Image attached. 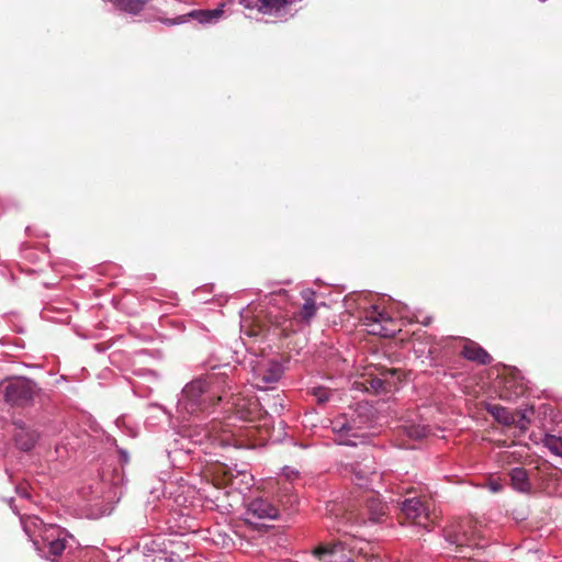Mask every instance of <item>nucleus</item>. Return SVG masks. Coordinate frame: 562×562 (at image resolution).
<instances>
[{"mask_svg":"<svg viewBox=\"0 0 562 562\" xmlns=\"http://www.w3.org/2000/svg\"><path fill=\"white\" fill-rule=\"evenodd\" d=\"M224 384L226 381L214 373L194 379L186 384L177 402L179 417L186 419L198 416L209 412L215 401H224Z\"/></svg>","mask_w":562,"mask_h":562,"instance_id":"obj_1","label":"nucleus"},{"mask_svg":"<svg viewBox=\"0 0 562 562\" xmlns=\"http://www.w3.org/2000/svg\"><path fill=\"white\" fill-rule=\"evenodd\" d=\"M367 409V406L358 405L351 414H342L331 420V430L339 435L340 443L356 446L355 439L364 437L361 430L369 424V418L364 416Z\"/></svg>","mask_w":562,"mask_h":562,"instance_id":"obj_2","label":"nucleus"},{"mask_svg":"<svg viewBox=\"0 0 562 562\" xmlns=\"http://www.w3.org/2000/svg\"><path fill=\"white\" fill-rule=\"evenodd\" d=\"M36 393V384L25 378H15L8 381L3 395L7 403L12 406L23 407L33 402Z\"/></svg>","mask_w":562,"mask_h":562,"instance_id":"obj_3","label":"nucleus"},{"mask_svg":"<svg viewBox=\"0 0 562 562\" xmlns=\"http://www.w3.org/2000/svg\"><path fill=\"white\" fill-rule=\"evenodd\" d=\"M71 536L64 529L55 525L44 527V532L41 535V551L47 549L45 557L54 559L59 557L66 549Z\"/></svg>","mask_w":562,"mask_h":562,"instance_id":"obj_4","label":"nucleus"},{"mask_svg":"<svg viewBox=\"0 0 562 562\" xmlns=\"http://www.w3.org/2000/svg\"><path fill=\"white\" fill-rule=\"evenodd\" d=\"M356 548L347 540H339L333 544H321L314 550L319 562H351V551Z\"/></svg>","mask_w":562,"mask_h":562,"instance_id":"obj_5","label":"nucleus"},{"mask_svg":"<svg viewBox=\"0 0 562 562\" xmlns=\"http://www.w3.org/2000/svg\"><path fill=\"white\" fill-rule=\"evenodd\" d=\"M217 427V423H212L205 426L195 425L192 429H186L184 436L195 445H203L207 441L218 443L221 446L228 445V436L226 432L220 434Z\"/></svg>","mask_w":562,"mask_h":562,"instance_id":"obj_6","label":"nucleus"},{"mask_svg":"<svg viewBox=\"0 0 562 562\" xmlns=\"http://www.w3.org/2000/svg\"><path fill=\"white\" fill-rule=\"evenodd\" d=\"M401 510L413 525L429 530V508L419 498L404 499L401 504Z\"/></svg>","mask_w":562,"mask_h":562,"instance_id":"obj_7","label":"nucleus"},{"mask_svg":"<svg viewBox=\"0 0 562 562\" xmlns=\"http://www.w3.org/2000/svg\"><path fill=\"white\" fill-rule=\"evenodd\" d=\"M283 374V367L280 362L270 360L257 368H254V384L256 387L266 390L270 384L277 383Z\"/></svg>","mask_w":562,"mask_h":562,"instance_id":"obj_8","label":"nucleus"},{"mask_svg":"<svg viewBox=\"0 0 562 562\" xmlns=\"http://www.w3.org/2000/svg\"><path fill=\"white\" fill-rule=\"evenodd\" d=\"M391 323L392 318L386 313L379 311L375 306L367 311L363 316V325L371 335L392 336L395 330L387 327Z\"/></svg>","mask_w":562,"mask_h":562,"instance_id":"obj_9","label":"nucleus"},{"mask_svg":"<svg viewBox=\"0 0 562 562\" xmlns=\"http://www.w3.org/2000/svg\"><path fill=\"white\" fill-rule=\"evenodd\" d=\"M224 15L223 5L211 9V10H192L189 13L181 14L175 19H164L161 22L165 25H177L183 24L189 21V19H194L201 24H215L217 23Z\"/></svg>","mask_w":562,"mask_h":562,"instance_id":"obj_10","label":"nucleus"},{"mask_svg":"<svg viewBox=\"0 0 562 562\" xmlns=\"http://www.w3.org/2000/svg\"><path fill=\"white\" fill-rule=\"evenodd\" d=\"M245 516L246 522L256 524V520L278 518L279 509L268 499L258 497L248 503Z\"/></svg>","mask_w":562,"mask_h":562,"instance_id":"obj_11","label":"nucleus"},{"mask_svg":"<svg viewBox=\"0 0 562 562\" xmlns=\"http://www.w3.org/2000/svg\"><path fill=\"white\" fill-rule=\"evenodd\" d=\"M21 524L25 533L33 541L36 550H42L37 537L41 538V535L44 532V527H48L49 525H45L40 517L34 515L27 516L25 518L21 517Z\"/></svg>","mask_w":562,"mask_h":562,"instance_id":"obj_12","label":"nucleus"},{"mask_svg":"<svg viewBox=\"0 0 562 562\" xmlns=\"http://www.w3.org/2000/svg\"><path fill=\"white\" fill-rule=\"evenodd\" d=\"M461 353L465 359L480 364H490L492 362V357L487 351L471 340L465 341Z\"/></svg>","mask_w":562,"mask_h":562,"instance_id":"obj_13","label":"nucleus"},{"mask_svg":"<svg viewBox=\"0 0 562 562\" xmlns=\"http://www.w3.org/2000/svg\"><path fill=\"white\" fill-rule=\"evenodd\" d=\"M14 425L19 428L14 436L16 446L23 451L31 450L38 439V434L33 429L24 427L22 422H15Z\"/></svg>","mask_w":562,"mask_h":562,"instance_id":"obj_14","label":"nucleus"},{"mask_svg":"<svg viewBox=\"0 0 562 562\" xmlns=\"http://www.w3.org/2000/svg\"><path fill=\"white\" fill-rule=\"evenodd\" d=\"M314 292L311 290L302 291V297L304 300V304L299 311V316L304 322H310L316 314V305L313 299Z\"/></svg>","mask_w":562,"mask_h":562,"instance_id":"obj_15","label":"nucleus"},{"mask_svg":"<svg viewBox=\"0 0 562 562\" xmlns=\"http://www.w3.org/2000/svg\"><path fill=\"white\" fill-rule=\"evenodd\" d=\"M512 485L515 490L519 492H526L529 490V481L528 475L525 469L522 468H514L510 473Z\"/></svg>","mask_w":562,"mask_h":562,"instance_id":"obj_16","label":"nucleus"},{"mask_svg":"<svg viewBox=\"0 0 562 562\" xmlns=\"http://www.w3.org/2000/svg\"><path fill=\"white\" fill-rule=\"evenodd\" d=\"M487 411L499 422L508 425L513 422L512 415L501 405H488Z\"/></svg>","mask_w":562,"mask_h":562,"instance_id":"obj_17","label":"nucleus"},{"mask_svg":"<svg viewBox=\"0 0 562 562\" xmlns=\"http://www.w3.org/2000/svg\"><path fill=\"white\" fill-rule=\"evenodd\" d=\"M544 446L555 456H562V437L547 435Z\"/></svg>","mask_w":562,"mask_h":562,"instance_id":"obj_18","label":"nucleus"},{"mask_svg":"<svg viewBox=\"0 0 562 562\" xmlns=\"http://www.w3.org/2000/svg\"><path fill=\"white\" fill-rule=\"evenodd\" d=\"M313 395L316 397L317 402L325 403L329 401L333 392L326 387L318 386L313 389Z\"/></svg>","mask_w":562,"mask_h":562,"instance_id":"obj_19","label":"nucleus"},{"mask_svg":"<svg viewBox=\"0 0 562 562\" xmlns=\"http://www.w3.org/2000/svg\"><path fill=\"white\" fill-rule=\"evenodd\" d=\"M447 541H449L452 544L457 546H464L467 541V536L464 533H454V535H448L446 537Z\"/></svg>","mask_w":562,"mask_h":562,"instance_id":"obj_20","label":"nucleus"},{"mask_svg":"<svg viewBox=\"0 0 562 562\" xmlns=\"http://www.w3.org/2000/svg\"><path fill=\"white\" fill-rule=\"evenodd\" d=\"M387 386L389 384L382 379L375 378L371 380V387L374 389L375 392L387 391Z\"/></svg>","mask_w":562,"mask_h":562,"instance_id":"obj_21","label":"nucleus"},{"mask_svg":"<svg viewBox=\"0 0 562 562\" xmlns=\"http://www.w3.org/2000/svg\"><path fill=\"white\" fill-rule=\"evenodd\" d=\"M16 493L23 497V498H27L30 496L29 492H27V488L25 485H19L16 486L15 488Z\"/></svg>","mask_w":562,"mask_h":562,"instance_id":"obj_22","label":"nucleus"},{"mask_svg":"<svg viewBox=\"0 0 562 562\" xmlns=\"http://www.w3.org/2000/svg\"><path fill=\"white\" fill-rule=\"evenodd\" d=\"M283 409V405L282 403L279 401V402H274L272 407H271V411L272 413H276V414H280V412Z\"/></svg>","mask_w":562,"mask_h":562,"instance_id":"obj_23","label":"nucleus"},{"mask_svg":"<svg viewBox=\"0 0 562 562\" xmlns=\"http://www.w3.org/2000/svg\"><path fill=\"white\" fill-rule=\"evenodd\" d=\"M119 452H120L121 460L126 463L128 461L127 452L125 450H120Z\"/></svg>","mask_w":562,"mask_h":562,"instance_id":"obj_24","label":"nucleus"},{"mask_svg":"<svg viewBox=\"0 0 562 562\" xmlns=\"http://www.w3.org/2000/svg\"><path fill=\"white\" fill-rule=\"evenodd\" d=\"M418 322L422 323L424 326H428L431 323V317L426 316L424 319Z\"/></svg>","mask_w":562,"mask_h":562,"instance_id":"obj_25","label":"nucleus"}]
</instances>
